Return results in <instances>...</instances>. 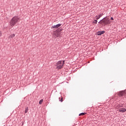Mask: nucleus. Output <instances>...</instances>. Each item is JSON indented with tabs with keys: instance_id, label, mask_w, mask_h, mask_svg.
Masks as SVG:
<instances>
[{
	"instance_id": "20",
	"label": "nucleus",
	"mask_w": 126,
	"mask_h": 126,
	"mask_svg": "<svg viewBox=\"0 0 126 126\" xmlns=\"http://www.w3.org/2000/svg\"><path fill=\"white\" fill-rule=\"evenodd\" d=\"M98 24H101V21H100L98 22Z\"/></svg>"
},
{
	"instance_id": "5",
	"label": "nucleus",
	"mask_w": 126,
	"mask_h": 126,
	"mask_svg": "<svg viewBox=\"0 0 126 126\" xmlns=\"http://www.w3.org/2000/svg\"><path fill=\"white\" fill-rule=\"evenodd\" d=\"M125 95H126V90L121 91L118 93L119 97H123V96H125Z\"/></svg>"
},
{
	"instance_id": "18",
	"label": "nucleus",
	"mask_w": 126,
	"mask_h": 126,
	"mask_svg": "<svg viewBox=\"0 0 126 126\" xmlns=\"http://www.w3.org/2000/svg\"><path fill=\"white\" fill-rule=\"evenodd\" d=\"M62 64H63H63H64V61H63V62Z\"/></svg>"
},
{
	"instance_id": "8",
	"label": "nucleus",
	"mask_w": 126,
	"mask_h": 126,
	"mask_svg": "<svg viewBox=\"0 0 126 126\" xmlns=\"http://www.w3.org/2000/svg\"><path fill=\"white\" fill-rule=\"evenodd\" d=\"M103 13L102 14H100L98 16H96V20H98V19H100V18H101V17H102V16H103Z\"/></svg>"
},
{
	"instance_id": "7",
	"label": "nucleus",
	"mask_w": 126,
	"mask_h": 126,
	"mask_svg": "<svg viewBox=\"0 0 126 126\" xmlns=\"http://www.w3.org/2000/svg\"><path fill=\"white\" fill-rule=\"evenodd\" d=\"M105 33V31H103L101 32H97L96 33V35H97V36H101V35H102V34Z\"/></svg>"
},
{
	"instance_id": "15",
	"label": "nucleus",
	"mask_w": 126,
	"mask_h": 126,
	"mask_svg": "<svg viewBox=\"0 0 126 126\" xmlns=\"http://www.w3.org/2000/svg\"><path fill=\"white\" fill-rule=\"evenodd\" d=\"M43 99L40 100H39V104L40 105H41V104H42V103H43Z\"/></svg>"
},
{
	"instance_id": "3",
	"label": "nucleus",
	"mask_w": 126,
	"mask_h": 126,
	"mask_svg": "<svg viewBox=\"0 0 126 126\" xmlns=\"http://www.w3.org/2000/svg\"><path fill=\"white\" fill-rule=\"evenodd\" d=\"M63 33L60 31H56L53 33V37L54 38H58L62 37Z\"/></svg>"
},
{
	"instance_id": "12",
	"label": "nucleus",
	"mask_w": 126,
	"mask_h": 126,
	"mask_svg": "<svg viewBox=\"0 0 126 126\" xmlns=\"http://www.w3.org/2000/svg\"><path fill=\"white\" fill-rule=\"evenodd\" d=\"M28 107H26L25 108V114H27V112H28Z\"/></svg>"
},
{
	"instance_id": "16",
	"label": "nucleus",
	"mask_w": 126,
	"mask_h": 126,
	"mask_svg": "<svg viewBox=\"0 0 126 126\" xmlns=\"http://www.w3.org/2000/svg\"><path fill=\"white\" fill-rule=\"evenodd\" d=\"M61 99V97H59V101L60 102H63V97H62L61 99Z\"/></svg>"
},
{
	"instance_id": "13",
	"label": "nucleus",
	"mask_w": 126,
	"mask_h": 126,
	"mask_svg": "<svg viewBox=\"0 0 126 126\" xmlns=\"http://www.w3.org/2000/svg\"><path fill=\"white\" fill-rule=\"evenodd\" d=\"M84 115H86V113H81L79 114V116H84Z\"/></svg>"
},
{
	"instance_id": "9",
	"label": "nucleus",
	"mask_w": 126,
	"mask_h": 126,
	"mask_svg": "<svg viewBox=\"0 0 126 126\" xmlns=\"http://www.w3.org/2000/svg\"><path fill=\"white\" fill-rule=\"evenodd\" d=\"M119 112H120L121 113H125V112H126V108H120Z\"/></svg>"
},
{
	"instance_id": "2",
	"label": "nucleus",
	"mask_w": 126,
	"mask_h": 126,
	"mask_svg": "<svg viewBox=\"0 0 126 126\" xmlns=\"http://www.w3.org/2000/svg\"><path fill=\"white\" fill-rule=\"evenodd\" d=\"M19 18L18 16H14L11 19V21L10 22V25L13 27L19 21Z\"/></svg>"
},
{
	"instance_id": "4",
	"label": "nucleus",
	"mask_w": 126,
	"mask_h": 126,
	"mask_svg": "<svg viewBox=\"0 0 126 126\" xmlns=\"http://www.w3.org/2000/svg\"><path fill=\"white\" fill-rule=\"evenodd\" d=\"M63 63V61H60L56 63V66H57V68H58V69H61L63 68V63Z\"/></svg>"
},
{
	"instance_id": "11",
	"label": "nucleus",
	"mask_w": 126,
	"mask_h": 126,
	"mask_svg": "<svg viewBox=\"0 0 126 126\" xmlns=\"http://www.w3.org/2000/svg\"><path fill=\"white\" fill-rule=\"evenodd\" d=\"M14 37H15V34H12L10 35V36H9V37L11 38H14Z\"/></svg>"
},
{
	"instance_id": "17",
	"label": "nucleus",
	"mask_w": 126,
	"mask_h": 126,
	"mask_svg": "<svg viewBox=\"0 0 126 126\" xmlns=\"http://www.w3.org/2000/svg\"><path fill=\"white\" fill-rule=\"evenodd\" d=\"M110 19H111V20H114V18H113V17H111Z\"/></svg>"
},
{
	"instance_id": "6",
	"label": "nucleus",
	"mask_w": 126,
	"mask_h": 126,
	"mask_svg": "<svg viewBox=\"0 0 126 126\" xmlns=\"http://www.w3.org/2000/svg\"><path fill=\"white\" fill-rule=\"evenodd\" d=\"M61 26H62V24H58L57 25H54V26H53L52 27H51V29H53L54 28H55L56 29L59 28V27H61Z\"/></svg>"
},
{
	"instance_id": "19",
	"label": "nucleus",
	"mask_w": 126,
	"mask_h": 126,
	"mask_svg": "<svg viewBox=\"0 0 126 126\" xmlns=\"http://www.w3.org/2000/svg\"><path fill=\"white\" fill-rule=\"evenodd\" d=\"M1 36V32H0V37Z\"/></svg>"
},
{
	"instance_id": "1",
	"label": "nucleus",
	"mask_w": 126,
	"mask_h": 126,
	"mask_svg": "<svg viewBox=\"0 0 126 126\" xmlns=\"http://www.w3.org/2000/svg\"><path fill=\"white\" fill-rule=\"evenodd\" d=\"M101 21V25L102 26H106V25H107V24H110L111 23V21H110V19L109 18H108L107 16L103 18L102 20H100Z\"/></svg>"
},
{
	"instance_id": "10",
	"label": "nucleus",
	"mask_w": 126,
	"mask_h": 126,
	"mask_svg": "<svg viewBox=\"0 0 126 126\" xmlns=\"http://www.w3.org/2000/svg\"><path fill=\"white\" fill-rule=\"evenodd\" d=\"M124 107V105L123 104H119L117 105V108H122Z\"/></svg>"
},
{
	"instance_id": "14",
	"label": "nucleus",
	"mask_w": 126,
	"mask_h": 126,
	"mask_svg": "<svg viewBox=\"0 0 126 126\" xmlns=\"http://www.w3.org/2000/svg\"><path fill=\"white\" fill-rule=\"evenodd\" d=\"M97 22H98V21L97 20H94L93 21V23H94V24H97Z\"/></svg>"
}]
</instances>
